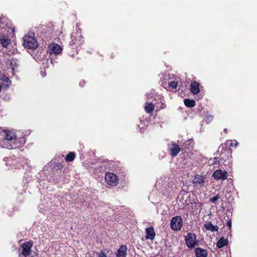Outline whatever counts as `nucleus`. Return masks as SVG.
Wrapping results in <instances>:
<instances>
[{
  "mask_svg": "<svg viewBox=\"0 0 257 257\" xmlns=\"http://www.w3.org/2000/svg\"><path fill=\"white\" fill-rule=\"evenodd\" d=\"M213 164H217L219 163V160L218 158H214L213 160Z\"/></svg>",
  "mask_w": 257,
  "mask_h": 257,
  "instance_id": "c85d7f7f",
  "label": "nucleus"
},
{
  "mask_svg": "<svg viewBox=\"0 0 257 257\" xmlns=\"http://www.w3.org/2000/svg\"><path fill=\"white\" fill-rule=\"evenodd\" d=\"M213 117L212 115H208L206 116V121L207 123H209L212 121Z\"/></svg>",
  "mask_w": 257,
  "mask_h": 257,
  "instance_id": "bb28decb",
  "label": "nucleus"
},
{
  "mask_svg": "<svg viewBox=\"0 0 257 257\" xmlns=\"http://www.w3.org/2000/svg\"><path fill=\"white\" fill-rule=\"evenodd\" d=\"M0 80L3 82V85L6 88H9L11 84V81L5 75L1 76Z\"/></svg>",
  "mask_w": 257,
  "mask_h": 257,
  "instance_id": "f3484780",
  "label": "nucleus"
},
{
  "mask_svg": "<svg viewBox=\"0 0 257 257\" xmlns=\"http://www.w3.org/2000/svg\"><path fill=\"white\" fill-rule=\"evenodd\" d=\"M41 75H42V76L43 77H45V75H46V73H43V72H42V71H41Z\"/></svg>",
  "mask_w": 257,
  "mask_h": 257,
  "instance_id": "72a5a7b5",
  "label": "nucleus"
},
{
  "mask_svg": "<svg viewBox=\"0 0 257 257\" xmlns=\"http://www.w3.org/2000/svg\"><path fill=\"white\" fill-rule=\"evenodd\" d=\"M85 83V81L84 80H82V81H81L80 82H79V86L80 87H82L84 85Z\"/></svg>",
  "mask_w": 257,
  "mask_h": 257,
  "instance_id": "473e14b6",
  "label": "nucleus"
},
{
  "mask_svg": "<svg viewBox=\"0 0 257 257\" xmlns=\"http://www.w3.org/2000/svg\"><path fill=\"white\" fill-rule=\"evenodd\" d=\"M19 66V61L16 58H12L10 61V66L12 68L13 71H14L15 68Z\"/></svg>",
  "mask_w": 257,
  "mask_h": 257,
  "instance_id": "aec40b11",
  "label": "nucleus"
},
{
  "mask_svg": "<svg viewBox=\"0 0 257 257\" xmlns=\"http://www.w3.org/2000/svg\"><path fill=\"white\" fill-rule=\"evenodd\" d=\"M235 143H231L230 145V146H234V147H237L238 143V142L236 141H234Z\"/></svg>",
  "mask_w": 257,
  "mask_h": 257,
  "instance_id": "7c9ffc66",
  "label": "nucleus"
},
{
  "mask_svg": "<svg viewBox=\"0 0 257 257\" xmlns=\"http://www.w3.org/2000/svg\"><path fill=\"white\" fill-rule=\"evenodd\" d=\"M207 230H210L212 232L217 231L219 227L217 225H214L211 222H208L204 225Z\"/></svg>",
  "mask_w": 257,
  "mask_h": 257,
  "instance_id": "dca6fc26",
  "label": "nucleus"
},
{
  "mask_svg": "<svg viewBox=\"0 0 257 257\" xmlns=\"http://www.w3.org/2000/svg\"><path fill=\"white\" fill-rule=\"evenodd\" d=\"M193 145V140L192 139H189L184 143V146L185 147H192Z\"/></svg>",
  "mask_w": 257,
  "mask_h": 257,
  "instance_id": "b1692460",
  "label": "nucleus"
},
{
  "mask_svg": "<svg viewBox=\"0 0 257 257\" xmlns=\"http://www.w3.org/2000/svg\"><path fill=\"white\" fill-rule=\"evenodd\" d=\"M154 109V105L152 102H146L145 106V111L148 113H151Z\"/></svg>",
  "mask_w": 257,
  "mask_h": 257,
  "instance_id": "6ab92c4d",
  "label": "nucleus"
},
{
  "mask_svg": "<svg viewBox=\"0 0 257 257\" xmlns=\"http://www.w3.org/2000/svg\"><path fill=\"white\" fill-rule=\"evenodd\" d=\"M205 177L202 175H196L192 181L194 187L197 188H202L205 183Z\"/></svg>",
  "mask_w": 257,
  "mask_h": 257,
  "instance_id": "6e6552de",
  "label": "nucleus"
},
{
  "mask_svg": "<svg viewBox=\"0 0 257 257\" xmlns=\"http://www.w3.org/2000/svg\"><path fill=\"white\" fill-rule=\"evenodd\" d=\"M62 51V48L61 46H60L57 44H53L50 45L49 46V55L51 57V63H53L52 58H53V56H56V55H57L60 53Z\"/></svg>",
  "mask_w": 257,
  "mask_h": 257,
  "instance_id": "423d86ee",
  "label": "nucleus"
},
{
  "mask_svg": "<svg viewBox=\"0 0 257 257\" xmlns=\"http://www.w3.org/2000/svg\"><path fill=\"white\" fill-rule=\"evenodd\" d=\"M20 131L2 130L0 131V148L15 149L23 147L26 143V137Z\"/></svg>",
  "mask_w": 257,
  "mask_h": 257,
  "instance_id": "f257e3e1",
  "label": "nucleus"
},
{
  "mask_svg": "<svg viewBox=\"0 0 257 257\" xmlns=\"http://www.w3.org/2000/svg\"><path fill=\"white\" fill-rule=\"evenodd\" d=\"M149 96L151 97V95H149V94H147V98H148V97H149Z\"/></svg>",
  "mask_w": 257,
  "mask_h": 257,
  "instance_id": "e433bc0d",
  "label": "nucleus"
},
{
  "mask_svg": "<svg viewBox=\"0 0 257 257\" xmlns=\"http://www.w3.org/2000/svg\"><path fill=\"white\" fill-rule=\"evenodd\" d=\"M168 147L170 152V155L174 157L177 156L181 151L179 145L177 144L175 142H171L169 143Z\"/></svg>",
  "mask_w": 257,
  "mask_h": 257,
  "instance_id": "0eeeda50",
  "label": "nucleus"
},
{
  "mask_svg": "<svg viewBox=\"0 0 257 257\" xmlns=\"http://www.w3.org/2000/svg\"><path fill=\"white\" fill-rule=\"evenodd\" d=\"M23 45L28 49H36L38 46L37 40L35 38V33L30 31L23 37Z\"/></svg>",
  "mask_w": 257,
  "mask_h": 257,
  "instance_id": "f03ea898",
  "label": "nucleus"
},
{
  "mask_svg": "<svg viewBox=\"0 0 257 257\" xmlns=\"http://www.w3.org/2000/svg\"><path fill=\"white\" fill-rule=\"evenodd\" d=\"M75 154L74 152H69L65 157V160L67 162H70L73 161L75 158Z\"/></svg>",
  "mask_w": 257,
  "mask_h": 257,
  "instance_id": "412c9836",
  "label": "nucleus"
},
{
  "mask_svg": "<svg viewBox=\"0 0 257 257\" xmlns=\"http://www.w3.org/2000/svg\"><path fill=\"white\" fill-rule=\"evenodd\" d=\"M190 91L194 94H197L200 92L199 83L196 81L191 82Z\"/></svg>",
  "mask_w": 257,
  "mask_h": 257,
  "instance_id": "4468645a",
  "label": "nucleus"
},
{
  "mask_svg": "<svg viewBox=\"0 0 257 257\" xmlns=\"http://www.w3.org/2000/svg\"><path fill=\"white\" fill-rule=\"evenodd\" d=\"M169 87L172 89H176L178 86V82L175 81H172L168 83Z\"/></svg>",
  "mask_w": 257,
  "mask_h": 257,
  "instance_id": "5701e85b",
  "label": "nucleus"
},
{
  "mask_svg": "<svg viewBox=\"0 0 257 257\" xmlns=\"http://www.w3.org/2000/svg\"><path fill=\"white\" fill-rule=\"evenodd\" d=\"M185 240L187 246L190 249L194 248L198 242L196 234L191 232L185 236Z\"/></svg>",
  "mask_w": 257,
  "mask_h": 257,
  "instance_id": "7ed1b4c3",
  "label": "nucleus"
},
{
  "mask_svg": "<svg viewBox=\"0 0 257 257\" xmlns=\"http://www.w3.org/2000/svg\"><path fill=\"white\" fill-rule=\"evenodd\" d=\"M226 225L229 227V229H231V220L230 219L229 220L227 221L226 222Z\"/></svg>",
  "mask_w": 257,
  "mask_h": 257,
  "instance_id": "c756f323",
  "label": "nucleus"
},
{
  "mask_svg": "<svg viewBox=\"0 0 257 257\" xmlns=\"http://www.w3.org/2000/svg\"><path fill=\"white\" fill-rule=\"evenodd\" d=\"M32 245L33 243L30 241L25 242L22 245V253L24 256L26 257L29 254Z\"/></svg>",
  "mask_w": 257,
  "mask_h": 257,
  "instance_id": "9d476101",
  "label": "nucleus"
},
{
  "mask_svg": "<svg viewBox=\"0 0 257 257\" xmlns=\"http://www.w3.org/2000/svg\"><path fill=\"white\" fill-rule=\"evenodd\" d=\"M11 43V40L5 35L0 36V44L4 48H7L8 46Z\"/></svg>",
  "mask_w": 257,
  "mask_h": 257,
  "instance_id": "ddd939ff",
  "label": "nucleus"
},
{
  "mask_svg": "<svg viewBox=\"0 0 257 257\" xmlns=\"http://www.w3.org/2000/svg\"><path fill=\"white\" fill-rule=\"evenodd\" d=\"M105 180L106 183L111 186H116L118 182L117 176L111 172L107 173L105 174Z\"/></svg>",
  "mask_w": 257,
  "mask_h": 257,
  "instance_id": "39448f33",
  "label": "nucleus"
},
{
  "mask_svg": "<svg viewBox=\"0 0 257 257\" xmlns=\"http://www.w3.org/2000/svg\"><path fill=\"white\" fill-rule=\"evenodd\" d=\"M195 253L196 257H207V251L206 249L201 247H197L195 250Z\"/></svg>",
  "mask_w": 257,
  "mask_h": 257,
  "instance_id": "2eb2a0df",
  "label": "nucleus"
},
{
  "mask_svg": "<svg viewBox=\"0 0 257 257\" xmlns=\"http://www.w3.org/2000/svg\"><path fill=\"white\" fill-rule=\"evenodd\" d=\"M166 104L162 102L161 104V106H160V108L161 109H164L166 107Z\"/></svg>",
  "mask_w": 257,
  "mask_h": 257,
  "instance_id": "2f4dec72",
  "label": "nucleus"
},
{
  "mask_svg": "<svg viewBox=\"0 0 257 257\" xmlns=\"http://www.w3.org/2000/svg\"><path fill=\"white\" fill-rule=\"evenodd\" d=\"M31 257H38V256L35 254L34 256H32Z\"/></svg>",
  "mask_w": 257,
  "mask_h": 257,
  "instance_id": "c9c22d12",
  "label": "nucleus"
},
{
  "mask_svg": "<svg viewBox=\"0 0 257 257\" xmlns=\"http://www.w3.org/2000/svg\"><path fill=\"white\" fill-rule=\"evenodd\" d=\"M228 242L227 239H225L223 237H222L217 241L216 245L218 248H220L228 244Z\"/></svg>",
  "mask_w": 257,
  "mask_h": 257,
  "instance_id": "a211bd4d",
  "label": "nucleus"
},
{
  "mask_svg": "<svg viewBox=\"0 0 257 257\" xmlns=\"http://www.w3.org/2000/svg\"><path fill=\"white\" fill-rule=\"evenodd\" d=\"M146 239L153 240L155 237L156 233L153 226H150L146 228Z\"/></svg>",
  "mask_w": 257,
  "mask_h": 257,
  "instance_id": "9b49d317",
  "label": "nucleus"
},
{
  "mask_svg": "<svg viewBox=\"0 0 257 257\" xmlns=\"http://www.w3.org/2000/svg\"><path fill=\"white\" fill-rule=\"evenodd\" d=\"M219 199V196L216 195L210 198H209V201L211 203H215Z\"/></svg>",
  "mask_w": 257,
  "mask_h": 257,
  "instance_id": "393cba45",
  "label": "nucleus"
},
{
  "mask_svg": "<svg viewBox=\"0 0 257 257\" xmlns=\"http://www.w3.org/2000/svg\"><path fill=\"white\" fill-rule=\"evenodd\" d=\"M71 42H70V45H73L74 44H75L76 42H75V38H76V36H75L73 34L71 35Z\"/></svg>",
  "mask_w": 257,
  "mask_h": 257,
  "instance_id": "a878e982",
  "label": "nucleus"
},
{
  "mask_svg": "<svg viewBox=\"0 0 257 257\" xmlns=\"http://www.w3.org/2000/svg\"><path fill=\"white\" fill-rule=\"evenodd\" d=\"M223 131H224V133H227V128H224Z\"/></svg>",
  "mask_w": 257,
  "mask_h": 257,
  "instance_id": "f704fd0d",
  "label": "nucleus"
},
{
  "mask_svg": "<svg viewBox=\"0 0 257 257\" xmlns=\"http://www.w3.org/2000/svg\"><path fill=\"white\" fill-rule=\"evenodd\" d=\"M98 257H107V256L104 252L101 251L99 253Z\"/></svg>",
  "mask_w": 257,
  "mask_h": 257,
  "instance_id": "cd10ccee",
  "label": "nucleus"
},
{
  "mask_svg": "<svg viewBox=\"0 0 257 257\" xmlns=\"http://www.w3.org/2000/svg\"><path fill=\"white\" fill-rule=\"evenodd\" d=\"M214 179L224 180L227 178V173L225 171H222L221 169L216 170L212 175Z\"/></svg>",
  "mask_w": 257,
  "mask_h": 257,
  "instance_id": "1a4fd4ad",
  "label": "nucleus"
},
{
  "mask_svg": "<svg viewBox=\"0 0 257 257\" xmlns=\"http://www.w3.org/2000/svg\"><path fill=\"white\" fill-rule=\"evenodd\" d=\"M183 226V220L180 216L173 217L170 221L171 228L174 231L181 230Z\"/></svg>",
  "mask_w": 257,
  "mask_h": 257,
  "instance_id": "20e7f679",
  "label": "nucleus"
},
{
  "mask_svg": "<svg viewBox=\"0 0 257 257\" xmlns=\"http://www.w3.org/2000/svg\"><path fill=\"white\" fill-rule=\"evenodd\" d=\"M116 257H126L127 247L124 245H121L116 252Z\"/></svg>",
  "mask_w": 257,
  "mask_h": 257,
  "instance_id": "f8f14e48",
  "label": "nucleus"
},
{
  "mask_svg": "<svg viewBox=\"0 0 257 257\" xmlns=\"http://www.w3.org/2000/svg\"><path fill=\"white\" fill-rule=\"evenodd\" d=\"M185 105L188 107H193L195 105L196 102L194 100L185 99L184 100Z\"/></svg>",
  "mask_w": 257,
  "mask_h": 257,
  "instance_id": "4be33fe9",
  "label": "nucleus"
}]
</instances>
